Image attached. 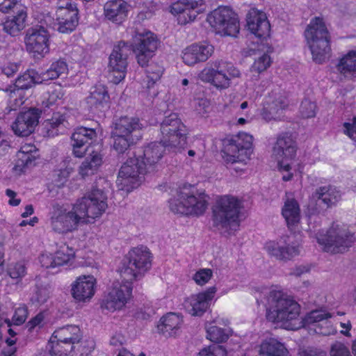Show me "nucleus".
Returning <instances> with one entry per match:
<instances>
[{
    "label": "nucleus",
    "mask_w": 356,
    "mask_h": 356,
    "mask_svg": "<svg viewBox=\"0 0 356 356\" xmlns=\"http://www.w3.org/2000/svg\"><path fill=\"white\" fill-rule=\"evenodd\" d=\"M209 199L204 191L184 184L178 188L177 195L169 200V208L174 213L200 216L206 211Z\"/></svg>",
    "instance_id": "f257e3e1"
},
{
    "label": "nucleus",
    "mask_w": 356,
    "mask_h": 356,
    "mask_svg": "<svg viewBox=\"0 0 356 356\" xmlns=\"http://www.w3.org/2000/svg\"><path fill=\"white\" fill-rule=\"evenodd\" d=\"M243 202L233 195L218 197L212 207L213 226L221 232L229 234L239 225Z\"/></svg>",
    "instance_id": "f03ea898"
},
{
    "label": "nucleus",
    "mask_w": 356,
    "mask_h": 356,
    "mask_svg": "<svg viewBox=\"0 0 356 356\" xmlns=\"http://www.w3.org/2000/svg\"><path fill=\"white\" fill-rule=\"evenodd\" d=\"M268 305L266 318L273 323H290L298 319L300 313V305L282 291H270Z\"/></svg>",
    "instance_id": "7ed1b4c3"
},
{
    "label": "nucleus",
    "mask_w": 356,
    "mask_h": 356,
    "mask_svg": "<svg viewBox=\"0 0 356 356\" xmlns=\"http://www.w3.org/2000/svg\"><path fill=\"white\" fill-rule=\"evenodd\" d=\"M241 76L240 70L233 63L224 60L213 61L210 67H205L199 74L202 81L210 83L219 90L228 88L232 80Z\"/></svg>",
    "instance_id": "20e7f679"
},
{
    "label": "nucleus",
    "mask_w": 356,
    "mask_h": 356,
    "mask_svg": "<svg viewBox=\"0 0 356 356\" xmlns=\"http://www.w3.org/2000/svg\"><path fill=\"white\" fill-rule=\"evenodd\" d=\"M74 205L83 223H88L90 222V219L99 218L106 211L108 207L107 195L102 188L95 186L77 200Z\"/></svg>",
    "instance_id": "39448f33"
},
{
    "label": "nucleus",
    "mask_w": 356,
    "mask_h": 356,
    "mask_svg": "<svg viewBox=\"0 0 356 356\" xmlns=\"http://www.w3.org/2000/svg\"><path fill=\"white\" fill-rule=\"evenodd\" d=\"M151 253L147 248L141 246L131 250L120 269V275L124 281L130 282L140 280L150 268Z\"/></svg>",
    "instance_id": "423d86ee"
},
{
    "label": "nucleus",
    "mask_w": 356,
    "mask_h": 356,
    "mask_svg": "<svg viewBox=\"0 0 356 356\" xmlns=\"http://www.w3.org/2000/svg\"><path fill=\"white\" fill-rule=\"evenodd\" d=\"M316 238L324 251L332 254L346 251L355 240L353 233L345 226L338 224H332L325 234L318 233Z\"/></svg>",
    "instance_id": "0eeeda50"
},
{
    "label": "nucleus",
    "mask_w": 356,
    "mask_h": 356,
    "mask_svg": "<svg viewBox=\"0 0 356 356\" xmlns=\"http://www.w3.org/2000/svg\"><path fill=\"white\" fill-rule=\"evenodd\" d=\"M251 135L241 132L223 141L222 158L227 163H243L250 159L252 154Z\"/></svg>",
    "instance_id": "6e6552de"
},
{
    "label": "nucleus",
    "mask_w": 356,
    "mask_h": 356,
    "mask_svg": "<svg viewBox=\"0 0 356 356\" xmlns=\"http://www.w3.org/2000/svg\"><path fill=\"white\" fill-rule=\"evenodd\" d=\"M49 225L53 232L58 234H67L78 229L79 225L83 223L74 204L69 210L63 205L54 204L49 213Z\"/></svg>",
    "instance_id": "1a4fd4ad"
},
{
    "label": "nucleus",
    "mask_w": 356,
    "mask_h": 356,
    "mask_svg": "<svg viewBox=\"0 0 356 356\" xmlns=\"http://www.w3.org/2000/svg\"><path fill=\"white\" fill-rule=\"evenodd\" d=\"M161 143L173 151L186 145V129L176 113H171L161 124Z\"/></svg>",
    "instance_id": "9d476101"
},
{
    "label": "nucleus",
    "mask_w": 356,
    "mask_h": 356,
    "mask_svg": "<svg viewBox=\"0 0 356 356\" xmlns=\"http://www.w3.org/2000/svg\"><path fill=\"white\" fill-rule=\"evenodd\" d=\"M149 172L138 157L130 158L122 165L116 181L120 190L129 193L143 181V176Z\"/></svg>",
    "instance_id": "9b49d317"
},
{
    "label": "nucleus",
    "mask_w": 356,
    "mask_h": 356,
    "mask_svg": "<svg viewBox=\"0 0 356 356\" xmlns=\"http://www.w3.org/2000/svg\"><path fill=\"white\" fill-rule=\"evenodd\" d=\"M132 40L129 46L134 51L138 63L141 66L146 65L158 48L159 41L150 31L134 30L131 32Z\"/></svg>",
    "instance_id": "f8f14e48"
},
{
    "label": "nucleus",
    "mask_w": 356,
    "mask_h": 356,
    "mask_svg": "<svg viewBox=\"0 0 356 356\" xmlns=\"http://www.w3.org/2000/svg\"><path fill=\"white\" fill-rule=\"evenodd\" d=\"M207 22L218 33L235 37L239 32V22L236 15L229 7L220 6L207 16Z\"/></svg>",
    "instance_id": "ddd939ff"
},
{
    "label": "nucleus",
    "mask_w": 356,
    "mask_h": 356,
    "mask_svg": "<svg viewBox=\"0 0 356 356\" xmlns=\"http://www.w3.org/2000/svg\"><path fill=\"white\" fill-rule=\"evenodd\" d=\"M131 53V48L127 42L120 41L114 46L109 56V76H112L114 83H119L126 75L128 56Z\"/></svg>",
    "instance_id": "4468645a"
},
{
    "label": "nucleus",
    "mask_w": 356,
    "mask_h": 356,
    "mask_svg": "<svg viewBox=\"0 0 356 356\" xmlns=\"http://www.w3.org/2000/svg\"><path fill=\"white\" fill-rule=\"evenodd\" d=\"M297 151V145L292 136L288 134L280 135L273 147V156L277 161V165L281 170L289 171L291 163Z\"/></svg>",
    "instance_id": "2eb2a0df"
},
{
    "label": "nucleus",
    "mask_w": 356,
    "mask_h": 356,
    "mask_svg": "<svg viewBox=\"0 0 356 356\" xmlns=\"http://www.w3.org/2000/svg\"><path fill=\"white\" fill-rule=\"evenodd\" d=\"M131 293L132 285L130 282H115L102 300V307L111 312L121 309L131 298Z\"/></svg>",
    "instance_id": "dca6fc26"
},
{
    "label": "nucleus",
    "mask_w": 356,
    "mask_h": 356,
    "mask_svg": "<svg viewBox=\"0 0 356 356\" xmlns=\"http://www.w3.org/2000/svg\"><path fill=\"white\" fill-rule=\"evenodd\" d=\"M25 43L34 57L43 58L49 51V33L42 26L32 27L27 31Z\"/></svg>",
    "instance_id": "f3484780"
},
{
    "label": "nucleus",
    "mask_w": 356,
    "mask_h": 356,
    "mask_svg": "<svg viewBox=\"0 0 356 356\" xmlns=\"http://www.w3.org/2000/svg\"><path fill=\"white\" fill-rule=\"evenodd\" d=\"M42 80L40 74H38L34 70H29L22 76H19L13 87L9 89L10 103L13 102L12 109L16 110L24 104V96L22 90L32 87L35 83H41ZM8 91V90H7Z\"/></svg>",
    "instance_id": "a211bd4d"
},
{
    "label": "nucleus",
    "mask_w": 356,
    "mask_h": 356,
    "mask_svg": "<svg viewBox=\"0 0 356 356\" xmlns=\"http://www.w3.org/2000/svg\"><path fill=\"white\" fill-rule=\"evenodd\" d=\"M265 248L270 256L284 261L292 259L300 252L299 245L292 241L289 236L266 243Z\"/></svg>",
    "instance_id": "6ab92c4d"
},
{
    "label": "nucleus",
    "mask_w": 356,
    "mask_h": 356,
    "mask_svg": "<svg viewBox=\"0 0 356 356\" xmlns=\"http://www.w3.org/2000/svg\"><path fill=\"white\" fill-rule=\"evenodd\" d=\"M248 30L255 37V44L266 43L264 41L270 35V25L265 13L252 8L247 14Z\"/></svg>",
    "instance_id": "aec40b11"
},
{
    "label": "nucleus",
    "mask_w": 356,
    "mask_h": 356,
    "mask_svg": "<svg viewBox=\"0 0 356 356\" xmlns=\"http://www.w3.org/2000/svg\"><path fill=\"white\" fill-rule=\"evenodd\" d=\"M334 316V313L331 314L325 310H313L305 317L303 323L305 326H312V328L318 334L329 336L334 334L337 332V328L329 320Z\"/></svg>",
    "instance_id": "412c9836"
},
{
    "label": "nucleus",
    "mask_w": 356,
    "mask_h": 356,
    "mask_svg": "<svg viewBox=\"0 0 356 356\" xmlns=\"http://www.w3.org/2000/svg\"><path fill=\"white\" fill-rule=\"evenodd\" d=\"M202 5L203 0H181L172 4L171 13L178 15L179 24H186L203 11Z\"/></svg>",
    "instance_id": "4be33fe9"
},
{
    "label": "nucleus",
    "mask_w": 356,
    "mask_h": 356,
    "mask_svg": "<svg viewBox=\"0 0 356 356\" xmlns=\"http://www.w3.org/2000/svg\"><path fill=\"white\" fill-rule=\"evenodd\" d=\"M216 291L217 288L211 286L204 291L188 297L184 302L186 312L191 316H202L209 308Z\"/></svg>",
    "instance_id": "5701e85b"
},
{
    "label": "nucleus",
    "mask_w": 356,
    "mask_h": 356,
    "mask_svg": "<svg viewBox=\"0 0 356 356\" xmlns=\"http://www.w3.org/2000/svg\"><path fill=\"white\" fill-rule=\"evenodd\" d=\"M213 47L209 43H193L182 50L181 58L186 65L193 66L207 60L213 54Z\"/></svg>",
    "instance_id": "b1692460"
},
{
    "label": "nucleus",
    "mask_w": 356,
    "mask_h": 356,
    "mask_svg": "<svg viewBox=\"0 0 356 356\" xmlns=\"http://www.w3.org/2000/svg\"><path fill=\"white\" fill-rule=\"evenodd\" d=\"M40 113L38 109L31 108L20 113L12 124L14 133L19 136H27L35 129L38 123Z\"/></svg>",
    "instance_id": "393cba45"
},
{
    "label": "nucleus",
    "mask_w": 356,
    "mask_h": 356,
    "mask_svg": "<svg viewBox=\"0 0 356 356\" xmlns=\"http://www.w3.org/2000/svg\"><path fill=\"white\" fill-rule=\"evenodd\" d=\"M95 286L96 279L93 276H80L72 284V295L79 302L89 301L95 294Z\"/></svg>",
    "instance_id": "a878e982"
},
{
    "label": "nucleus",
    "mask_w": 356,
    "mask_h": 356,
    "mask_svg": "<svg viewBox=\"0 0 356 356\" xmlns=\"http://www.w3.org/2000/svg\"><path fill=\"white\" fill-rule=\"evenodd\" d=\"M11 8L15 15L8 17L3 24V30L12 36L18 35L25 28L27 19V8L23 4Z\"/></svg>",
    "instance_id": "bb28decb"
},
{
    "label": "nucleus",
    "mask_w": 356,
    "mask_h": 356,
    "mask_svg": "<svg viewBox=\"0 0 356 356\" xmlns=\"http://www.w3.org/2000/svg\"><path fill=\"white\" fill-rule=\"evenodd\" d=\"M97 137V133L94 129L86 127H79L72 136V145L73 154L76 157H83L87 150V144L90 143Z\"/></svg>",
    "instance_id": "cd10ccee"
},
{
    "label": "nucleus",
    "mask_w": 356,
    "mask_h": 356,
    "mask_svg": "<svg viewBox=\"0 0 356 356\" xmlns=\"http://www.w3.org/2000/svg\"><path fill=\"white\" fill-rule=\"evenodd\" d=\"M78 9L72 6L70 10H61L56 13L55 29L62 33L72 32L78 25Z\"/></svg>",
    "instance_id": "c85d7f7f"
},
{
    "label": "nucleus",
    "mask_w": 356,
    "mask_h": 356,
    "mask_svg": "<svg viewBox=\"0 0 356 356\" xmlns=\"http://www.w3.org/2000/svg\"><path fill=\"white\" fill-rule=\"evenodd\" d=\"M168 146L163 143L154 142L145 147L143 161H140L149 172L153 171L163 156L165 148Z\"/></svg>",
    "instance_id": "c756f323"
},
{
    "label": "nucleus",
    "mask_w": 356,
    "mask_h": 356,
    "mask_svg": "<svg viewBox=\"0 0 356 356\" xmlns=\"http://www.w3.org/2000/svg\"><path fill=\"white\" fill-rule=\"evenodd\" d=\"M336 70L341 81L356 79V50L349 51L341 57L336 65Z\"/></svg>",
    "instance_id": "7c9ffc66"
},
{
    "label": "nucleus",
    "mask_w": 356,
    "mask_h": 356,
    "mask_svg": "<svg viewBox=\"0 0 356 356\" xmlns=\"http://www.w3.org/2000/svg\"><path fill=\"white\" fill-rule=\"evenodd\" d=\"M142 128V124L137 118L123 116L116 120L111 132L132 138H138L137 133Z\"/></svg>",
    "instance_id": "2f4dec72"
},
{
    "label": "nucleus",
    "mask_w": 356,
    "mask_h": 356,
    "mask_svg": "<svg viewBox=\"0 0 356 356\" xmlns=\"http://www.w3.org/2000/svg\"><path fill=\"white\" fill-rule=\"evenodd\" d=\"M129 5L124 0H110L104 7V15L108 20L121 24L127 16Z\"/></svg>",
    "instance_id": "473e14b6"
},
{
    "label": "nucleus",
    "mask_w": 356,
    "mask_h": 356,
    "mask_svg": "<svg viewBox=\"0 0 356 356\" xmlns=\"http://www.w3.org/2000/svg\"><path fill=\"white\" fill-rule=\"evenodd\" d=\"M109 95L106 88L98 85L90 89V95L86 98V103L92 111H101L108 106Z\"/></svg>",
    "instance_id": "72a5a7b5"
},
{
    "label": "nucleus",
    "mask_w": 356,
    "mask_h": 356,
    "mask_svg": "<svg viewBox=\"0 0 356 356\" xmlns=\"http://www.w3.org/2000/svg\"><path fill=\"white\" fill-rule=\"evenodd\" d=\"M287 106V99L282 94L273 92L270 96L268 106L264 108L262 115L266 120H275L278 118L280 111L283 110Z\"/></svg>",
    "instance_id": "f704fd0d"
},
{
    "label": "nucleus",
    "mask_w": 356,
    "mask_h": 356,
    "mask_svg": "<svg viewBox=\"0 0 356 356\" xmlns=\"http://www.w3.org/2000/svg\"><path fill=\"white\" fill-rule=\"evenodd\" d=\"M307 41L330 40V34L322 18L315 17L311 20L305 31Z\"/></svg>",
    "instance_id": "c9c22d12"
},
{
    "label": "nucleus",
    "mask_w": 356,
    "mask_h": 356,
    "mask_svg": "<svg viewBox=\"0 0 356 356\" xmlns=\"http://www.w3.org/2000/svg\"><path fill=\"white\" fill-rule=\"evenodd\" d=\"M307 42L314 62L321 64L330 58L331 54L330 40H312Z\"/></svg>",
    "instance_id": "e433bc0d"
},
{
    "label": "nucleus",
    "mask_w": 356,
    "mask_h": 356,
    "mask_svg": "<svg viewBox=\"0 0 356 356\" xmlns=\"http://www.w3.org/2000/svg\"><path fill=\"white\" fill-rule=\"evenodd\" d=\"M182 323L183 320L180 316L169 313L161 318L158 330L166 337H173L177 334Z\"/></svg>",
    "instance_id": "4c0bfd02"
},
{
    "label": "nucleus",
    "mask_w": 356,
    "mask_h": 356,
    "mask_svg": "<svg viewBox=\"0 0 356 356\" xmlns=\"http://www.w3.org/2000/svg\"><path fill=\"white\" fill-rule=\"evenodd\" d=\"M81 332L79 327L76 325H67L56 330L51 339L65 343H71L74 346L81 339Z\"/></svg>",
    "instance_id": "58836bf2"
},
{
    "label": "nucleus",
    "mask_w": 356,
    "mask_h": 356,
    "mask_svg": "<svg viewBox=\"0 0 356 356\" xmlns=\"http://www.w3.org/2000/svg\"><path fill=\"white\" fill-rule=\"evenodd\" d=\"M259 354L261 356H289V351L283 343L270 338L262 342Z\"/></svg>",
    "instance_id": "ea45409f"
},
{
    "label": "nucleus",
    "mask_w": 356,
    "mask_h": 356,
    "mask_svg": "<svg viewBox=\"0 0 356 356\" xmlns=\"http://www.w3.org/2000/svg\"><path fill=\"white\" fill-rule=\"evenodd\" d=\"M315 197L327 207L335 205L341 199V192L332 186H323L316 189Z\"/></svg>",
    "instance_id": "a19ab883"
},
{
    "label": "nucleus",
    "mask_w": 356,
    "mask_h": 356,
    "mask_svg": "<svg viewBox=\"0 0 356 356\" xmlns=\"http://www.w3.org/2000/svg\"><path fill=\"white\" fill-rule=\"evenodd\" d=\"M282 213L289 227L298 223L300 218V209L298 202L294 199H288L284 202Z\"/></svg>",
    "instance_id": "79ce46f5"
},
{
    "label": "nucleus",
    "mask_w": 356,
    "mask_h": 356,
    "mask_svg": "<svg viewBox=\"0 0 356 356\" xmlns=\"http://www.w3.org/2000/svg\"><path fill=\"white\" fill-rule=\"evenodd\" d=\"M270 47H268L267 43H259L257 44V47H252V51H258L264 52V54L259 56L257 59H255L252 66V70L258 73H261L265 71L270 65V58L268 55V52L269 51Z\"/></svg>",
    "instance_id": "37998d69"
},
{
    "label": "nucleus",
    "mask_w": 356,
    "mask_h": 356,
    "mask_svg": "<svg viewBox=\"0 0 356 356\" xmlns=\"http://www.w3.org/2000/svg\"><path fill=\"white\" fill-rule=\"evenodd\" d=\"M102 155L97 152L92 151L80 165V174L82 177L92 174L93 172L102 164Z\"/></svg>",
    "instance_id": "c03bdc74"
},
{
    "label": "nucleus",
    "mask_w": 356,
    "mask_h": 356,
    "mask_svg": "<svg viewBox=\"0 0 356 356\" xmlns=\"http://www.w3.org/2000/svg\"><path fill=\"white\" fill-rule=\"evenodd\" d=\"M68 71L67 63L62 60H56L51 65L50 67L40 74L42 82L58 78L66 74Z\"/></svg>",
    "instance_id": "a18cd8bd"
},
{
    "label": "nucleus",
    "mask_w": 356,
    "mask_h": 356,
    "mask_svg": "<svg viewBox=\"0 0 356 356\" xmlns=\"http://www.w3.org/2000/svg\"><path fill=\"white\" fill-rule=\"evenodd\" d=\"M35 150V147L33 145H25L22 146L17 153V161L15 169H19L22 171L24 167L31 165L35 160V156L32 155L31 152Z\"/></svg>",
    "instance_id": "49530a36"
},
{
    "label": "nucleus",
    "mask_w": 356,
    "mask_h": 356,
    "mask_svg": "<svg viewBox=\"0 0 356 356\" xmlns=\"http://www.w3.org/2000/svg\"><path fill=\"white\" fill-rule=\"evenodd\" d=\"M48 349L51 356H74V346L50 339Z\"/></svg>",
    "instance_id": "de8ad7c7"
},
{
    "label": "nucleus",
    "mask_w": 356,
    "mask_h": 356,
    "mask_svg": "<svg viewBox=\"0 0 356 356\" xmlns=\"http://www.w3.org/2000/svg\"><path fill=\"white\" fill-rule=\"evenodd\" d=\"M111 137L113 139V148L118 154H124L139 139L124 136L113 132H111Z\"/></svg>",
    "instance_id": "09e8293b"
},
{
    "label": "nucleus",
    "mask_w": 356,
    "mask_h": 356,
    "mask_svg": "<svg viewBox=\"0 0 356 356\" xmlns=\"http://www.w3.org/2000/svg\"><path fill=\"white\" fill-rule=\"evenodd\" d=\"M206 330L207 338L211 341L221 343L225 341L229 337V334L226 330L211 323L207 325Z\"/></svg>",
    "instance_id": "8fccbe9b"
},
{
    "label": "nucleus",
    "mask_w": 356,
    "mask_h": 356,
    "mask_svg": "<svg viewBox=\"0 0 356 356\" xmlns=\"http://www.w3.org/2000/svg\"><path fill=\"white\" fill-rule=\"evenodd\" d=\"M26 273V266L24 261L11 263L7 268L8 275L17 282L21 281Z\"/></svg>",
    "instance_id": "3c124183"
},
{
    "label": "nucleus",
    "mask_w": 356,
    "mask_h": 356,
    "mask_svg": "<svg viewBox=\"0 0 356 356\" xmlns=\"http://www.w3.org/2000/svg\"><path fill=\"white\" fill-rule=\"evenodd\" d=\"M74 255L72 248L65 244L61 245L54 255L56 267L67 264Z\"/></svg>",
    "instance_id": "603ef678"
},
{
    "label": "nucleus",
    "mask_w": 356,
    "mask_h": 356,
    "mask_svg": "<svg viewBox=\"0 0 356 356\" xmlns=\"http://www.w3.org/2000/svg\"><path fill=\"white\" fill-rule=\"evenodd\" d=\"M48 94V97L42 102L44 107H49L56 104L58 101H60L65 95V90L60 85H56L51 88Z\"/></svg>",
    "instance_id": "864d4df0"
},
{
    "label": "nucleus",
    "mask_w": 356,
    "mask_h": 356,
    "mask_svg": "<svg viewBox=\"0 0 356 356\" xmlns=\"http://www.w3.org/2000/svg\"><path fill=\"white\" fill-rule=\"evenodd\" d=\"M163 72L162 66L157 64H152L148 66L146 73L147 79V88H150L161 77Z\"/></svg>",
    "instance_id": "5fc2aeb1"
},
{
    "label": "nucleus",
    "mask_w": 356,
    "mask_h": 356,
    "mask_svg": "<svg viewBox=\"0 0 356 356\" xmlns=\"http://www.w3.org/2000/svg\"><path fill=\"white\" fill-rule=\"evenodd\" d=\"M300 113L305 118L314 117L316 113V104L308 99H305L300 104Z\"/></svg>",
    "instance_id": "6e6d98bb"
},
{
    "label": "nucleus",
    "mask_w": 356,
    "mask_h": 356,
    "mask_svg": "<svg viewBox=\"0 0 356 356\" xmlns=\"http://www.w3.org/2000/svg\"><path fill=\"white\" fill-rule=\"evenodd\" d=\"M213 272L209 268H202L197 271L193 279L197 285L203 286L207 284L212 277Z\"/></svg>",
    "instance_id": "4d7b16f0"
},
{
    "label": "nucleus",
    "mask_w": 356,
    "mask_h": 356,
    "mask_svg": "<svg viewBox=\"0 0 356 356\" xmlns=\"http://www.w3.org/2000/svg\"><path fill=\"white\" fill-rule=\"evenodd\" d=\"M28 317V309L24 305L20 306L15 309L13 317V322L16 325H22Z\"/></svg>",
    "instance_id": "13d9d810"
},
{
    "label": "nucleus",
    "mask_w": 356,
    "mask_h": 356,
    "mask_svg": "<svg viewBox=\"0 0 356 356\" xmlns=\"http://www.w3.org/2000/svg\"><path fill=\"white\" fill-rule=\"evenodd\" d=\"M330 356H351V355L348 347L337 341L331 346Z\"/></svg>",
    "instance_id": "bf43d9fd"
},
{
    "label": "nucleus",
    "mask_w": 356,
    "mask_h": 356,
    "mask_svg": "<svg viewBox=\"0 0 356 356\" xmlns=\"http://www.w3.org/2000/svg\"><path fill=\"white\" fill-rule=\"evenodd\" d=\"M299 356H327V353L318 348L308 347L298 351Z\"/></svg>",
    "instance_id": "052dcab7"
},
{
    "label": "nucleus",
    "mask_w": 356,
    "mask_h": 356,
    "mask_svg": "<svg viewBox=\"0 0 356 356\" xmlns=\"http://www.w3.org/2000/svg\"><path fill=\"white\" fill-rule=\"evenodd\" d=\"M49 293L48 288L37 286V289L35 291L36 301L40 304L44 303L49 298Z\"/></svg>",
    "instance_id": "680f3d73"
},
{
    "label": "nucleus",
    "mask_w": 356,
    "mask_h": 356,
    "mask_svg": "<svg viewBox=\"0 0 356 356\" xmlns=\"http://www.w3.org/2000/svg\"><path fill=\"white\" fill-rule=\"evenodd\" d=\"M40 262L42 266L46 268H56L54 255L51 254H42L40 257Z\"/></svg>",
    "instance_id": "e2e57ef3"
},
{
    "label": "nucleus",
    "mask_w": 356,
    "mask_h": 356,
    "mask_svg": "<svg viewBox=\"0 0 356 356\" xmlns=\"http://www.w3.org/2000/svg\"><path fill=\"white\" fill-rule=\"evenodd\" d=\"M22 4L21 0H0V11L8 13L11 8Z\"/></svg>",
    "instance_id": "0e129e2a"
},
{
    "label": "nucleus",
    "mask_w": 356,
    "mask_h": 356,
    "mask_svg": "<svg viewBox=\"0 0 356 356\" xmlns=\"http://www.w3.org/2000/svg\"><path fill=\"white\" fill-rule=\"evenodd\" d=\"M344 132L354 141L356 142V117L354 118L352 124H344Z\"/></svg>",
    "instance_id": "69168bd1"
},
{
    "label": "nucleus",
    "mask_w": 356,
    "mask_h": 356,
    "mask_svg": "<svg viewBox=\"0 0 356 356\" xmlns=\"http://www.w3.org/2000/svg\"><path fill=\"white\" fill-rule=\"evenodd\" d=\"M65 117L60 113H54L52 118L49 120V123L51 128L58 127L64 123Z\"/></svg>",
    "instance_id": "338daca9"
},
{
    "label": "nucleus",
    "mask_w": 356,
    "mask_h": 356,
    "mask_svg": "<svg viewBox=\"0 0 356 356\" xmlns=\"http://www.w3.org/2000/svg\"><path fill=\"white\" fill-rule=\"evenodd\" d=\"M19 70V66L17 63H9L5 65L2 68V72L8 77L13 76Z\"/></svg>",
    "instance_id": "774afa93"
}]
</instances>
